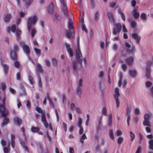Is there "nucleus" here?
<instances>
[{
    "label": "nucleus",
    "mask_w": 153,
    "mask_h": 153,
    "mask_svg": "<svg viewBox=\"0 0 153 153\" xmlns=\"http://www.w3.org/2000/svg\"><path fill=\"white\" fill-rule=\"evenodd\" d=\"M37 20V18L36 15H34L33 16H31L28 17L27 22V29L28 31L31 30V25L36 24Z\"/></svg>",
    "instance_id": "nucleus-1"
},
{
    "label": "nucleus",
    "mask_w": 153,
    "mask_h": 153,
    "mask_svg": "<svg viewBox=\"0 0 153 153\" xmlns=\"http://www.w3.org/2000/svg\"><path fill=\"white\" fill-rule=\"evenodd\" d=\"M125 45L126 53L129 55H134L135 50V46L133 45L131 48V45L126 41L125 42Z\"/></svg>",
    "instance_id": "nucleus-2"
},
{
    "label": "nucleus",
    "mask_w": 153,
    "mask_h": 153,
    "mask_svg": "<svg viewBox=\"0 0 153 153\" xmlns=\"http://www.w3.org/2000/svg\"><path fill=\"white\" fill-rule=\"evenodd\" d=\"M20 44L26 55H30V49L28 45L26 44L25 42L21 41L20 42Z\"/></svg>",
    "instance_id": "nucleus-3"
},
{
    "label": "nucleus",
    "mask_w": 153,
    "mask_h": 153,
    "mask_svg": "<svg viewBox=\"0 0 153 153\" xmlns=\"http://www.w3.org/2000/svg\"><path fill=\"white\" fill-rule=\"evenodd\" d=\"M82 56L79 48L76 51V58L77 61L79 63L80 67H82Z\"/></svg>",
    "instance_id": "nucleus-4"
},
{
    "label": "nucleus",
    "mask_w": 153,
    "mask_h": 153,
    "mask_svg": "<svg viewBox=\"0 0 153 153\" xmlns=\"http://www.w3.org/2000/svg\"><path fill=\"white\" fill-rule=\"evenodd\" d=\"M18 46L17 45H15L13 51L11 50L10 51V56L12 60L16 59L17 58L16 53L17 52Z\"/></svg>",
    "instance_id": "nucleus-5"
},
{
    "label": "nucleus",
    "mask_w": 153,
    "mask_h": 153,
    "mask_svg": "<svg viewBox=\"0 0 153 153\" xmlns=\"http://www.w3.org/2000/svg\"><path fill=\"white\" fill-rule=\"evenodd\" d=\"M64 45L65 47L66 51L69 54L70 56L71 57H73L74 56V51L73 48L71 47L70 45L65 42L64 43Z\"/></svg>",
    "instance_id": "nucleus-6"
},
{
    "label": "nucleus",
    "mask_w": 153,
    "mask_h": 153,
    "mask_svg": "<svg viewBox=\"0 0 153 153\" xmlns=\"http://www.w3.org/2000/svg\"><path fill=\"white\" fill-rule=\"evenodd\" d=\"M121 30V25L120 24L117 23L115 24V27L113 28L112 33L114 35H116L117 33H120Z\"/></svg>",
    "instance_id": "nucleus-7"
},
{
    "label": "nucleus",
    "mask_w": 153,
    "mask_h": 153,
    "mask_svg": "<svg viewBox=\"0 0 153 153\" xmlns=\"http://www.w3.org/2000/svg\"><path fill=\"white\" fill-rule=\"evenodd\" d=\"M0 113L2 117H5V116H7L9 114L8 111L4 105H0Z\"/></svg>",
    "instance_id": "nucleus-8"
},
{
    "label": "nucleus",
    "mask_w": 153,
    "mask_h": 153,
    "mask_svg": "<svg viewBox=\"0 0 153 153\" xmlns=\"http://www.w3.org/2000/svg\"><path fill=\"white\" fill-rule=\"evenodd\" d=\"M11 30L12 32L15 34L16 36V39L17 40H18L20 38L21 31L19 29H16V27L13 25L11 26Z\"/></svg>",
    "instance_id": "nucleus-9"
},
{
    "label": "nucleus",
    "mask_w": 153,
    "mask_h": 153,
    "mask_svg": "<svg viewBox=\"0 0 153 153\" xmlns=\"http://www.w3.org/2000/svg\"><path fill=\"white\" fill-rule=\"evenodd\" d=\"M30 130L33 133H37L38 134L40 135H43V133L40 131V129L38 127L32 126L30 128Z\"/></svg>",
    "instance_id": "nucleus-10"
},
{
    "label": "nucleus",
    "mask_w": 153,
    "mask_h": 153,
    "mask_svg": "<svg viewBox=\"0 0 153 153\" xmlns=\"http://www.w3.org/2000/svg\"><path fill=\"white\" fill-rule=\"evenodd\" d=\"M45 112H42L41 116V121L45 128H47L48 126V123L46 120Z\"/></svg>",
    "instance_id": "nucleus-11"
},
{
    "label": "nucleus",
    "mask_w": 153,
    "mask_h": 153,
    "mask_svg": "<svg viewBox=\"0 0 153 153\" xmlns=\"http://www.w3.org/2000/svg\"><path fill=\"white\" fill-rule=\"evenodd\" d=\"M131 36L132 38L136 40L138 43H139L141 40V37L139 36L137 33H132Z\"/></svg>",
    "instance_id": "nucleus-12"
},
{
    "label": "nucleus",
    "mask_w": 153,
    "mask_h": 153,
    "mask_svg": "<svg viewBox=\"0 0 153 153\" xmlns=\"http://www.w3.org/2000/svg\"><path fill=\"white\" fill-rule=\"evenodd\" d=\"M47 9L48 13L50 14H53V13L54 8L53 3L51 2L49 5L47 6Z\"/></svg>",
    "instance_id": "nucleus-13"
},
{
    "label": "nucleus",
    "mask_w": 153,
    "mask_h": 153,
    "mask_svg": "<svg viewBox=\"0 0 153 153\" xmlns=\"http://www.w3.org/2000/svg\"><path fill=\"white\" fill-rule=\"evenodd\" d=\"M102 116H101L100 118L98 120V123L97 125H96V131L98 132V131L101 130V126H102Z\"/></svg>",
    "instance_id": "nucleus-14"
},
{
    "label": "nucleus",
    "mask_w": 153,
    "mask_h": 153,
    "mask_svg": "<svg viewBox=\"0 0 153 153\" xmlns=\"http://www.w3.org/2000/svg\"><path fill=\"white\" fill-rule=\"evenodd\" d=\"M107 15L109 19V21L112 23H114L115 22L114 15L111 12H108L107 13Z\"/></svg>",
    "instance_id": "nucleus-15"
},
{
    "label": "nucleus",
    "mask_w": 153,
    "mask_h": 153,
    "mask_svg": "<svg viewBox=\"0 0 153 153\" xmlns=\"http://www.w3.org/2000/svg\"><path fill=\"white\" fill-rule=\"evenodd\" d=\"M14 123V124H17L19 126L22 124V120L19 117L16 116L13 118Z\"/></svg>",
    "instance_id": "nucleus-16"
},
{
    "label": "nucleus",
    "mask_w": 153,
    "mask_h": 153,
    "mask_svg": "<svg viewBox=\"0 0 153 153\" xmlns=\"http://www.w3.org/2000/svg\"><path fill=\"white\" fill-rule=\"evenodd\" d=\"M118 13L120 15V17L123 22H125L126 19L125 14L122 11L121 9L119 8L118 9Z\"/></svg>",
    "instance_id": "nucleus-17"
},
{
    "label": "nucleus",
    "mask_w": 153,
    "mask_h": 153,
    "mask_svg": "<svg viewBox=\"0 0 153 153\" xmlns=\"http://www.w3.org/2000/svg\"><path fill=\"white\" fill-rule=\"evenodd\" d=\"M4 117V118L1 123V125L2 126L4 127L8 124L9 121V118L7 117V116H5V117Z\"/></svg>",
    "instance_id": "nucleus-18"
},
{
    "label": "nucleus",
    "mask_w": 153,
    "mask_h": 153,
    "mask_svg": "<svg viewBox=\"0 0 153 153\" xmlns=\"http://www.w3.org/2000/svg\"><path fill=\"white\" fill-rule=\"evenodd\" d=\"M25 3V7L27 8L30 7L33 1V0H22Z\"/></svg>",
    "instance_id": "nucleus-19"
},
{
    "label": "nucleus",
    "mask_w": 153,
    "mask_h": 153,
    "mask_svg": "<svg viewBox=\"0 0 153 153\" xmlns=\"http://www.w3.org/2000/svg\"><path fill=\"white\" fill-rule=\"evenodd\" d=\"M128 72L129 76L133 78L136 76L137 73V71L136 70H129Z\"/></svg>",
    "instance_id": "nucleus-20"
},
{
    "label": "nucleus",
    "mask_w": 153,
    "mask_h": 153,
    "mask_svg": "<svg viewBox=\"0 0 153 153\" xmlns=\"http://www.w3.org/2000/svg\"><path fill=\"white\" fill-rule=\"evenodd\" d=\"M125 60L127 64L130 65L134 62V59L131 56L126 58L125 59Z\"/></svg>",
    "instance_id": "nucleus-21"
},
{
    "label": "nucleus",
    "mask_w": 153,
    "mask_h": 153,
    "mask_svg": "<svg viewBox=\"0 0 153 153\" xmlns=\"http://www.w3.org/2000/svg\"><path fill=\"white\" fill-rule=\"evenodd\" d=\"M2 66L4 69V74L7 75L8 72L9 67L8 65L5 64H3L2 65Z\"/></svg>",
    "instance_id": "nucleus-22"
},
{
    "label": "nucleus",
    "mask_w": 153,
    "mask_h": 153,
    "mask_svg": "<svg viewBox=\"0 0 153 153\" xmlns=\"http://www.w3.org/2000/svg\"><path fill=\"white\" fill-rule=\"evenodd\" d=\"M12 17L11 15L10 14H7L5 15L4 17V21L5 22H9Z\"/></svg>",
    "instance_id": "nucleus-23"
},
{
    "label": "nucleus",
    "mask_w": 153,
    "mask_h": 153,
    "mask_svg": "<svg viewBox=\"0 0 153 153\" xmlns=\"http://www.w3.org/2000/svg\"><path fill=\"white\" fill-rule=\"evenodd\" d=\"M151 74V68L149 67H146V76L147 78L150 77Z\"/></svg>",
    "instance_id": "nucleus-24"
},
{
    "label": "nucleus",
    "mask_w": 153,
    "mask_h": 153,
    "mask_svg": "<svg viewBox=\"0 0 153 153\" xmlns=\"http://www.w3.org/2000/svg\"><path fill=\"white\" fill-rule=\"evenodd\" d=\"M132 13L134 17L135 18H138L139 17L140 14L138 10L135 8L134 9Z\"/></svg>",
    "instance_id": "nucleus-25"
},
{
    "label": "nucleus",
    "mask_w": 153,
    "mask_h": 153,
    "mask_svg": "<svg viewBox=\"0 0 153 153\" xmlns=\"http://www.w3.org/2000/svg\"><path fill=\"white\" fill-rule=\"evenodd\" d=\"M73 35H74V33L73 31L68 30L66 32L65 35L67 37L71 38L73 37Z\"/></svg>",
    "instance_id": "nucleus-26"
},
{
    "label": "nucleus",
    "mask_w": 153,
    "mask_h": 153,
    "mask_svg": "<svg viewBox=\"0 0 153 153\" xmlns=\"http://www.w3.org/2000/svg\"><path fill=\"white\" fill-rule=\"evenodd\" d=\"M119 79L118 82V86L119 87H120L122 85V79L123 77V74L120 72L119 74Z\"/></svg>",
    "instance_id": "nucleus-27"
},
{
    "label": "nucleus",
    "mask_w": 153,
    "mask_h": 153,
    "mask_svg": "<svg viewBox=\"0 0 153 153\" xmlns=\"http://www.w3.org/2000/svg\"><path fill=\"white\" fill-rule=\"evenodd\" d=\"M82 92V90L81 87H77L76 89V95H77L79 97L81 96Z\"/></svg>",
    "instance_id": "nucleus-28"
},
{
    "label": "nucleus",
    "mask_w": 153,
    "mask_h": 153,
    "mask_svg": "<svg viewBox=\"0 0 153 153\" xmlns=\"http://www.w3.org/2000/svg\"><path fill=\"white\" fill-rule=\"evenodd\" d=\"M72 66L74 71H75L77 69V66L76 64V61L74 60L72 61Z\"/></svg>",
    "instance_id": "nucleus-29"
},
{
    "label": "nucleus",
    "mask_w": 153,
    "mask_h": 153,
    "mask_svg": "<svg viewBox=\"0 0 153 153\" xmlns=\"http://www.w3.org/2000/svg\"><path fill=\"white\" fill-rule=\"evenodd\" d=\"M109 136L111 139H114V134L113 130L112 129H109Z\"/></svg>",
    "instance_id": "nucleus-30"
},
{
    "label": "nucleus",
    "mask_w": 153,
    "mask_h": 153,
    "mask_svg": "<svg viewBox=\"0 0 153 153\" xmlns=\"http://www.w3.org/2000/svg\"><path fill=\"white\" fill-rule=\"evenodd\" d=\"M37 71L39 73H42L43 71V69L41 65L39 63H37Z\"/></svg>",
    "instance_id": "nucleus-31"
},
{
    "label": "nucleus",
    "mask_w": 153,
    "mask_h": 153,
    "mask_svg": "<svg viewBox=\"0 0 153 153\" xmlns=\"http://www.w3.org/2000/svg\"><path fill=\"white\" fill-rule=\"evenodd\" d=\"M143 125L145 126H147L148 127H150V121L149 119L146 120L144 119L143 122Z\"/></svg>",
    "instance_id": "nucleus-32"
},
{
    "label": "nucleus",
    "mask_w": 153,
    "mask_h": 153,
    "mask_svg": "<svg viewBox=\"0 0 153 153\" xmlns=\"http://www.w3.org/2000/svg\"><path fill=\"white\" fill-rule=\"evenodd\" d=\"M149 149L153 151V139H152L149 141Z\"/></svg>",
    "instance_id": "nucleus-33"
},
{
    "label": "nucleus",
    "mask_w": 153,
    "mask_h": 153,
    "mask_svg": "<svg viewBox=\"0 0 153 153\" xmlns=\"http://www.w3.org/2000/svg\"><path fill=\"white\" fill-rule=\"evenodd\" d=\"M131 106L128 105H127V108L126 109V115L131 114Z\"/></svg>",
    "instance_id": "nucleus-34"
},
{
    "label": "nucleus",
    "mask_w": 153,
    "mask_h": 153,
    "mask_svg": "<svg viewBox=\"0 0 153 153\" xmlns=\"http://www.w3.org/2000/svg\"><path fill=\"white\" fill-rule=\"evenodd\" d=\"M81 27L82 30L83 31H85L86 33H88V30H87L84 22L82 23Z\"/></svg>",
    "instance_id": "nucleus-35"
},
{
    "label": "nucleus",
    "mask_w": 153,
    "mask_h": 153,
    "mask_svg": "<svg viewBox=\"0 0 153 153\" xmlns=\"http://www.w3.org/2000/svg\"><path fill=\"white\" fill-rule=\"evenodd\" d=\"M112 116L111 114H109L108 117V125L109 126L112 124Z\"/></svg>",
    "instance_id": "nucleus-36"
},
{
    "label": "nucleus",
    "mask_w": 153,
    "mask_h": 153,
    "mask_svg": "<svg viewBox=\"0 0 153 153\" xmlns=\"http://www.w3.org/2000/svg\"><path fill=\"white\" fill-rule=\"evenodd\" d=\"M29 32H30L31 36L32 38H33L35 35L36 33V31L34 29H31L30 30Z\"/></svg>",
    "instance_id": "nucleus-37"
},
{
    "label": "nucleus",
    "mask_w": 153,
    "mask_h": 153,
    "mask_svg": "<svg viewBox=\"0 0 153 153\" xmlns=\"http://www.w3.org/2000/svg\"><path fill=\"white\" fill-rule=\"evenodd\" d=\"M130 25L131 27L132 28H134L136 25V22L134 20H132V21H131Z\"/></svg>",
    "instance_id": "nucleus-38"
},
{
    "label": "nucleus",
    "mask_w": 153,
    "mask_h": 153,
    "mask_svg": "<svg viewBox=\"0 0 153 153\" xmlns=\"http://www.w3.org/2000/svg\"><path fill=\"white\" fill-rule=\"evenodd\" d=\"M131 114H128L126 115V117L127 118V125L128 126H129V122L131 120Z\"/></svg>",
    "instance_id": "nucleus-39"
},
{
    "label": "nucleus",
    "mask_w": 153,
    "mask_h": 153,
    "mask_svg": "<svg viewBox=\"0 0 153 153\" xmlns=\"http://www.w3.org/2000/svg\"><path fill=\"white\" fill-rule=\"evenodd\" d=\"M34 50L35 52L37 55H40L41 53V50L37 48H34Z\"/></svg>",
    "instance_id": "nucleus-40"
},
{
    "label": "nucleus",
    "mask_w": 153,
    "mask_h": 153,
    "mask_svg": "<svg viewBox=\"0 0 153 153\" xmlns=\"http://www.w3.org/2000/svg\"><path fill=\"white\" fill-rule=\"evenodd\" d=\"M14 66L15 67L17 68H19L20 66V64L17 60H16L14 61Z\"/></svg>",
    "instance_id": "nucleus-41"
},
{
    "label": "nucleus",
    "mask_w": 153,
    "mask_h": 153,
    "mask_svg": "<svg viewBox=\"0 0 153 153\" xmlns=\"http://www.w3.org/2000/svg\"><path fill=\"white\" fill-rule=\"evenodd\" d=\"M123 140V138L122 137H119L117 139V143L118 144H121Z\"/></svg>",
    "instance_id": "nucleus-42"
},
{
    "label": "nucleus",
    "mask_w": 153,
    "mask_h": 153,
    "mask_svg": "<svg viewBox=\"0 0 153 153\" xmlns=\"http://www.w3.org/2000/svg\"><path fill=\"white\" fill-rule=\"evenodd\" d=\"M82 122V119L80 117H79L78 118V127H80L81 126V125Z\"/></svg>",
    "instance_id": "nucleus-43"
},
{
    "label": "nucleus",
    "mask_w": 153,
    "mask_h": 153,
    "mask_svg": "<svg viewBox=\"0 0 153 153\" xmlns=\"http://www.w3.org/2000/svg\"><path fill=\"white\" fill-rule=\"evenodd\" d=\"M130 136L131 137V141H133L135 137V136L134 133L131 131L129 132Z\"/></svg>",
    "instance_id": "nucleus-44"
},
{
    "label": "nucleus",
    "mask_w": 153,
    "mask_h": 153,
    "mask_svg": "<svg viewBox=\"0 0 153 153\" xmlns=\"http://www.w3.org/2000/svg\"><path fill=\"white\" fill-rule=\"evenodd\" d=\"M121 68L123 71H127V67L126 64H122L121 65Z\"/></svg>",
    "instance_id": "nucleus-45"
},
{
    "label": "nucleus",
    "mask_w": 153,
    "mask_h": 153,
    "mask_svg": "<svg viewBox=\"0 0 153 153\" xmlns=\"http://www.w3.org/2000/svg\"><path fill=\"white\" fill-rule=\"evenodd\" d=\"M38 85L39 87H42V86L41 79L39 76H38Z\"/></svg>",
    "instance_id": "nucleus-46"
},
{
    "label": "nucleus",
    "mask_w": 153,
    "mask_h": 153,
    "mask_svg": "<svg viewBox=\"0 0 153 153\" xmlns=\"http://www.w3.org/2000/svg\"><path fill=\"white\" fill-rule=\"evenodd\" d=\"M102 114L105 116L107 115V110L106 108L105 107H103L102 110Z\"/></svg>",
    "instance_id": "nucleus-47"
},
{
    "label": "nucleus",
    "mask_w": 153,
    "mask_h": 153,
    "mask_svg": "<svg viewBox=\"0 0 153 153\" xmlns=\"http://www.w3.org/2000/svg\"><path fill=\"white\" fill-rule=\"evenodd\" d=\"M118 45L114 43L113 44L112 46V49L115 51H117L118 49Z\"/></svg>",
    "instance_id": "nucleus-48"
},
{
    "label": "nucleus",
    "mask_w": 153,
    "mask_h": 153,
    "mask_svg": "<svg viewBox=\"0 0 153 153\" xmlns=\"http://www.w3.org/2000/svg\"><path fill=\"white\" fill-rule=\"evenodd\" d=\"M90 5L91 6V8H94L95 6V0H90Z\"/></svg>",
    "instance_id": "nucleus-49"
},
{
    "label": "nucleus",
    "mask_w": 153,
    "mask_h": 153,
    "mask_svg": "<svg viewBox=\"0 0 153 153\" xmlns=\"http://www.w3.org/2000/svg\"><path fill=\"white\" fill-rule=\"evenodd\" d=\"M28 80L30 82V83L31 85L33 84V77L31 76H28Z\"/></svg>",
    "instance_id": "nucleus-50"
},
{
    "label": "nucleus",
    "mask_w": 153,
    "mask_h": 153,
    "mask_svg": "<svg viewBox=\"0 0 153 153\" xmlns=\"http://www.w3.org/2000/svg\"><path fill=\"white\" fill-rule=\"evenodd\" d=\"M26 56L27 57V59L28 60V61L30 62L32 64H33L34 65H35V63H34L33 59H32L31 57L30 56V55H29L28 56Z\"/></svg>",
    "instance_id": "nucleus-51"
},
{
    "label": "nucleus",
    "mask_w": 153,
    "mask_h": 153,
    "mask_svg": "<svg viewBox=\"0 0 153 153\" xmlns=\"http://www.w3.org/2000/svg\"><path fill=\"white\" fill-rule=\"evenodd\" d=\"M26 56L27 57V59L28 60V61L30 62L32 64H33L34 65H35V63H34L33 59H32L31 57L30 56V55H29L28 56Z\"/></svg>",
    "instance_id": "nucleus-52"
},
{
    "label": "nucleus",
    "mask_w": 153,
    "mask_h": 153,
    "mask_svg": "<svg viewBox=\"0 0 153 153\" xmlns=\"http://www.w3.org/2000/svg\"><path fill=\"white\" fill-rule=\"evenodd\" d=\"M26 56L27 57V59L28 60V61L30 62L32 64H33L34 65H35V63H34L33 59H32L31 57L30 56V55H29L28 56Z\"/></svg>",
    "instance_id": "nucleus-53"
},
{
    "label": "nucleus",
    "mask_w": 153,
    "mask_h": 153,
    "mask_svg": "<svg viewBox=\"0 0 153 153\" xmlns=\"http://www.w3.org/2000/svg\"><path fill=\"white\" fill-rule=\"evenodd\" d=\"M3 149L4 153H8L10 152V150L8 147H3Z\"/></svg>",
    "instance_id": "nucleus-54"
},
{
    "label": "nucleus",
    "mask_w": 153,
    "mask_h": 153,
    "mask_svg": "<svg viewBox=\"0 0 153 153\" xmlns=\"http://www.w3.org/2000/svg\"><path fill=\"white\" fill-rule=\"evenodd\" d=\"M141 19L143 20H146V14L144 13H142L140 16Z\"/></svg>",
    "instance_id": "nucleus-55"
},
{
    "label": "nucleus",
    "mask_w": 153,
    "mask_h": 153,
    "mask_svg": "<svg viewBox=\"0 0 153 153\" xmlns=\"http://www.w3.org/2000/svg\"><path fill=\"white\" fill-rule=\"evenodd\" d=\"M1 89L2 90H5L6 87V84L4 82H2L1 84Z\"/></svg>",
    "instance_id": "nucleus-56"
},
{
    "label": "nucleus",
    "mask_w": 153,
    "mask_h": 153,
    "mask_svg": "<svg viewBox=\"0 0 153 153\" xmlns=\"http://www.w3.org/2000/svg\"><path fill=\"white\" fill-rule=\"evenodd\" d=\"M82 79H80L79 81L77 82V83L78 85V87H81L82 86Z\"/></svg>",
    "instance_id": "nucleus-57"
},
{
    "label": "nucleus",
    "mask_w": 153,
    "mask_h": 153,
    "mask_svg": "<svg viewBox=\"0 0 153 153\" xmlns=\"http://www.w3.org/2000/svg\"><path fill=\"white\" fill-rule=\"evenodd\" d=\"M22 90V95L25 96H26L27 94L26 92V90L25 88L23 86H22L21 87Z\"/></svg>",
    "instance_id": "nucleus-58"
},
{
    "label": "nucleus",
    "mask_w": 153,
    "mask_h": 153,
    "mask_svg": "<svg viewBox=\"0 0 153 153\" xmlns=\"http://www.w3.org/2000/svg\"><path fill=\"white\" fill-rule=\"evenodd\" d=\"M16 79L18 81H21L20 73V72H18L16 74Z\"/></svg>",
    "instance_id": "nucleus-59"
},
{
    "label": "nucleus",
    "mask_w": 153,
    "mask_h": 153,
    "mask_svg": "<svg viewBox=\"0 0 153 153\" xmlns=\"http://www.w3.org/2000/svg\"><path fill=\"white\" fill-rule=\"evenodd\" d=\"M39 153H42L43 152L42 147L41 145H40L37 149Z\"/></svg>",
    "instance_id": "nucleus-60"
},
{
    "label": "nucleus",
    "mask_w": 153,
    "mask_h": 153,
    "mask_svg": "<svg viewBox=\"0 0 153 153\" xmlns=\"http://www.w3.org/2000/svg\"><path fill=\"white\" fill-rule=\"evenodd\" d=\"M35 109L36 111L38 113H41L42 114V112H45V111H43L41 108L39 107H36Z\"/></svg>",
    "instance_id": "nucleus-61"
},
{
    "label": "nucleus",
    "mask_w": 153,
    "mask_h": 153,
    "mask_svg": "<svg viewBox=\"0 0 153 153\" xmlns=\"http://www.w3.org/2000/svg\"><path fill=\"white\" fill-rule=\"evenodd\" d=\"M131 6L133 7H135L136 4V1L135 0H132L131 1Z\"/></svg>",
    "instance_id": "nucleus-62"
},
{
    "label": "nucleus",
    "mask_w": 153,
    "mask_h": 153,
    "mask_svg": "<svg viewBox=\"0 0 153 153\" xmlns=\"http://www.w3.org/2000/svg\"><path fill=\"white\" fill-rule=\"evenodd\" d=\"M101 146L99 144H97L95 147V150L97 152H100V149Z\"/></svg>",
    "instance_id": "nucleus-63"
},
{
    "label": "nucleus",
    "mask_w": 153,
    "mask_h": 153,
    "mask_svg": "<svg viewBox=\"0 0 153 153\" xmlns=\"http://www.w3.org/2000/svg\"><path fill=\"white\" fill-rule=\"evenodd\" d=\"M146 86V87H150L152 85V82L149 81H147L145 83Z\"/></svg>",
    "instance_id": "nucleus-64"
}]
</instances>
